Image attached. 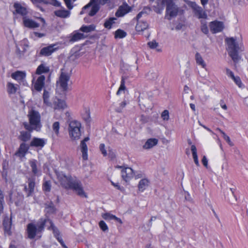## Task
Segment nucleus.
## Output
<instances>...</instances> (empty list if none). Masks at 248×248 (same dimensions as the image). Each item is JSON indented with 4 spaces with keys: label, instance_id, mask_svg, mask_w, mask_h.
<instances>
[{
    "label": "nucleus",
    "instance_id": "obj_32",
    "mask_svg": "<svg viewBox=\"0 0 248 248\" xmlns=\"http://www.w3.org/2000/svg\"><path fill=\"white\" fill-rule=\"evenodd\" d=\"M37 160L35 159L31 160L29 161V164L31 168V170L33 174L34 175L38 176L40 174V170L37 169Z\"/></svg>",
    "mask_w": 248,
    "mask_h": 248
},
{
    "label": "nucleus",
    "instance_id": "obj_51",
    "mask_svg": "<svg viewBox=\"0 0 248 248\" xmlns=\"http://www.w3.org/2000/svg\"><path fill=\"white\" fill-rule=\"evenodd\" d=\"M102 217H103V218L105 219V220H114V218L113 217H115V216L110 214L109 213H106L104 214L102 216Z\"/></svg>",
    "mask_w": 248,
    "mask_h": 248
},
{
    "label": "nucleus",
    "instance_id": "obj_52",
    "mask_svg": "<svg viewBox=\"0 0 248 248\" xmlns=\"http://www.w3.org/2000/svg\"><path fill=\"white\" fill-rule=\"evenodd\" d=\"M99 225L100 228L103 231L105 232L108 230V227L106 223L104 221H100L99 222Z\"/></svg>",
    "mask_w": 248,
    "mask_h": 248
},
{
    "label": "nucleus",
    "instance_id": "obj_27",
    "mask_svg": "<svg viewBox=\"0 0 248 248\" xmlns=\"http://www.w3.org/2000/svg\"><path fill=\"white\" fill-rule=\"evenodd\" d=\"M6 87L7 92L9 94L16 93L19 88V86L18 84H15L10 82L7 83Z\"/></svg>",
    "mask_w": 248,
    "mask_h": 248
},
{
    "label": "nucleus",
    "instance_id": "obj_56",
    "mask_svg": "<svg viewBox=\"0 0 248 248\" xmlns=\"http://www.w3.org/2000/svg\"><path fill=\"white\" fill-rule=\"evenodd\" d=\"M56 238L57 239V240L60 242V243L61 244V246L63 248H68L65 245L62 238L61 237V236H59L57 237H56Z\"/></svg>",
    "mask_w": 248,
    "mask_h": 248
},
{
    "label": "nucleus",
    "instance_id": "obj_43",
    "mask_svg": "<svg viewBox=\"0 0 248 248\" xmlns=\"http://www.w3.org/2000/svg\"><path fill=\"white\" fill-rule=\"evenodd\" d=\"M227 200L231 204H234L237 201V198L235 194H230L229 191L227 192Z\"/></svg>",
    "mask_w": 248,
    "mask_h": 248
},
{
    "label": "nucleus",
    "instance_id": "obj_42",
    "mask_svg": "<svg viewBox=\"0 0 248 248\" xmlns=\"http://www.w3.org/2000/svg\"><path fill=\"white\" fill-rule=\"evenodd\" d=\"M126 32L121 29H118L115 32V38H123L126 36Z\"/></svg>",
    "mask_w": 248,
    "mask_h": 248
},
{
    "label": "nucleus",
    "instance_id": "obj_20",
    "mask_svg": "<svg viewBox=\"0 0 248 248\" xmlns=\"http://www.w3.org/2000/svg\"><path fill=\"white\" fill-rule=\"evenodd\" d=\"M45 77L44 75L39 76L34 85V88L35 90L40 92L45 85Z\"/></svg>",
    "mask_w": 248,
    "mask_h": 248
},
{
    "label": "nucleus",
    "instance_id": "obj_9",
    "mask_svg": "<svg viewBox=\"0 0 248 248\" xmlns=\"http://www.w3.org/2000/svg\"><path fill=\"white\" fill-rule=\"evenodd\" d=\"M191 7L193 10L195 16L197 17L203 19H206L207 18V15L206 12L201 7L199 6L196 3H192Z\"/></svg>",
    "mask_w": 248,
    "mask_h": 248
},
{
    "label": "nucleus",
    "instance_id": "obj_38",
    "mask_svg": "<svg viewBox=\"0 0 248 248\" xmlns=\"http://www.w3.org/2000/svg\"><path fill=\"white\" fill-rule=\"evenodd\" d=\"M117 19L115 17H110L108 19H107L104 24L105 28L108 29H110L112 27V25L115 23V20Z\"/></svg>",
    "mask_w": 248,
    "mask_h": 248
},
{
    "label": "nucleus",
    "instance_id": "obj_45",
    "mask_svg": "<svg viewBox=\"0 0 248 248\" xmlns=\"http://www.w3.org/2000/svg\"><path fill=\"white\" fill-rule=\"evenodd\" d=\"M147 45L151 49L156 48V51L158 52H160L161 51L160 49L157 48V47L158 46V43H157L155 40H153L148 42Z\"/></svg>",
    "mask_w": 248,
    "mask_h": 248
},
{
    "label": "nucleus",
    "instance_id": "obj_5",
    "mask_svg": "<svg viewBox=\"0 0 248 248\" xmlns=\"http://www.w3.org/2000/svg\"><path fill=\"white\" fill-rule=\"evenodd\" d=\"M81 124L77 121H72L69 124V133L70 138L73 140H78L81 136Z\"/></svg>",
    "mask_w": 248,
    "mask_h": 248
},
{
    "label": "nucleus",
    "instance_id": "obj_3",
    "mask_svg": "<svg viewBox=\"0 0 248 248\" xmlns=\"http://www.w3.org/2000/svg\"><path fill=\"white\" fill-rule=\"evenodd\" d=\"M228 45L227 51L229 55L231 57L234 63V66L236 68V63L238 62L241 57L238 54L240 49L239 45L236 40L233 37L227 38L225 39Z\"/></svg>",
    "mask_w": 248,
    "mask_h": 248
},
{
    "label": "nucleus",
    "instance_id": "obj_64",
    "mask_svg": "<svg viewBox=\"0 0 248 248\" xmlns=\"http://www.w3.org/2000/svg\"><path fill=\"white\" fill-rule=\"evenodd\" d=\"M193 157L194 161L195 163L196 164V165L197 166H199L200 164L199 162L197 155H193Z\"/></svg>",
    "mask_w": 248,
    "mask_h": 248
},
{
    "label": "nucleus",
    "instance_id": "obj_34",
    "mask_svg": "<svg viewBox=\"0 0 248 248\" xmlns=\"http://www.w3.org/2000/svg\"><path fill=\"white\" fill-rule=\"evenodd\" d=\"M148 27V24L146 22L138 21L135 28L137 31H142L146 30Z\"/></svg>",
    "mask_w": 248,
    "mask_h": 248
},
{
    "label": "nucleus",
    "instance_id": "obj_57",
    "mask_svg": "<svg viewBox=\"0 0 248 248\" xmlns=\"http://www.w3.org/2000/svg\"><path fill=\"white\" fill-rule=\"evenodd\" d=\"M68 9L71 10L73 6L72 4L71 0H63Z\"/></svg>",
    "mask_w": 248,
    "mask_h": 248
},
{
    "label": "nucleus",
    "instance_id": "obj_54",
    "mask_svg": "<svg viewBox=\"0 0 248 248\" xmlns=\"http://www.w3.org/2000/svg\"><path fill=\"white\" fill-rule=\"evenodd\" d=\"M217 130L219 131L221 133V134H222L223 138L224 139V140H225L226 141H228V140L230 141V139L229 137L227 136L224 132H223L219 128H217Z\"/></svg>",
    "mask_w": 248,
    "mask_h": 248
},
{
    "label": "nucleus",
    "instance_id": "obj_30",
    "mask_svg": "<svg viewBox=\"0 0 248 248\" xmlns=\"http://www.w3.org/2000/svg\"><path fill=\"white\" fill-rule=\"evenodd\" d=\"M54 14L56 16L59 17L65 18L69 16L70 15V12L64 9L59 10L55 11L54 12Z\"/></svg>",
    "mask_w": 248,
    "mask_h": 248
},
{
    "label": "nucleus",
    "instance_id": "obj_33",
    "mask_svg": "<svg viewBox=\"0 0 248 248\" xmlns=\"http://www.w3.org/2000/svg\"><path fill=\"white\" fill-rule=\"evenodd\" d=\"M49 68L48 66H46L44 64H41L38 66L36 70V74L37 75H41L43 73H47L49 72Z\"/></svg>",
    "mask_w": 248,
    "mask_h": 248
},
{
    "label": "nucleus",
    "instance_id": "obj_1",
    "mask_svg": "<svg viewBox=\"0 0 248 248\" xmlns=\"http://www.w3.org/2000/svg\"><path fill=\"white\" fill-rule=\"evenodd\" d=\"M57 179L61 186L66 189H72L81 197H86L81 182L71 175L67 176L62 171H55Z\"/></svg>",
    "mask_w": 248,
    "mask_h": 248
},
{
    "label": "nucleus",
    "instance_id": "obj_22",
    "mask_svg": "<svg viewBox=\"0 0 248 248\" xmlns=\"http://www.w3.org/2000/svg\"><path fill=\"white\" fill-rule=\"evenodd\" d=\"M48 220H51L49 219L47 217L45 219L41 218L39 219L36 225L38 230V232H42L44 230L46 224V226L48 227L49 225Z\"/></svg>",
    "mask_w": 248,
    "mask_h": 248
},
{
    "label": "nucleus",
    "instance_id": "obj_44",
    "mask_svg": "<svg viewBox=\"0 0 248 248\" xmlns=\"http://www.w3.org/2000/svg\"><path fill=\"white\" fill-rule=\"evenodd\" d=\"M127 78V77H126V76H122L120 86V87H119V89H118V91L117 92V93H116V94L117 95L120 94V92L121 91L124 90L125 89V80Z\"/></svg>",
    "mask_w": 248,
    "mask_h": 248
},
{
    "label": "nucleus",
    "instance_id": "obj_13",
    "mask_svg": "<svg viewBox=\"0 0 248 248\" xmlns=\"http://www.w3.org/2000/svg\"><path fill=\"white\" fill-rule=\"evenodd\" d=\"M56 44H52L43 47L40 51V56L47 57L51 55L53 52L58 49V47H56Z\"/></svg>",
    "mask_w": 248,
    "mask_h": 248
},
{
    "label": "nucleus",
    "instance_id": "obj_15",
    "mask_svg": "<svg viewBox=\"0 0 248 248\" xmlns=\"http://www.w3.org/2000/svg\"><path fill=\"white\" fill-rule=\"evenodd\" d=\"M27 232L28 238L31 239H32L34 238L36 235V233L38 232L37 227L34 224L30 223L27 225Z\"/></svg>",
    "mask_w": 248,
    "mask_h": 248
},
{
    "label": "nucleus",
    "instance_id": "obj_10",
    "mask_svg": "<svg viewBox=\"0 0 248 248\" xmlns=\"http://www.w3.org/2000/svg\"><path fill=\"white\" fill-rule=\"evenodd\" d=\"M132 10L131 7L129 6L125 2L120 6L118 9L115 13V16L117 17H123L126 14L130 12Z\"/></svg>",
    "mask_w": 248,
    "mask_h": 248
},
{
    "label": "nucleus",
    "instance_id": "obj_28",
    "mask_svg": "<svg viewBox=\"0 0 248 248\" xmlns=\"http://www.w3.org/2000/svg\"><path fill=\"white\" fill-rule=\"evenodd\" d=\"M29 192L28 194V197L32 195L34 192L35 187V178L34 177H29L28 179Z\"/></svg>",
    "mask_w": 248,
    "mask_h": 248
},
{
    "label": "nucleus",
    "instance_id": "obj_36",
    "mask_svg": "<svg viewBox=\"0 0 248 248\" xmlns=\"http://www.w3.org/2000/svg\"><path fill=\"white\" fill-rule=\"evenodd\" d=\"M84 38L85 36L83 33L76 32L71 35L69 41L71 42H74L80 39H84Z\"/></svg>",
    "mask_w": 248,
    "mask_h": 248
},
{
    "label": "nucleus",
    "instance_id": "obj_11",
    "mask_svg": "<svg viewBox=\"0 0 248 248\" xmlns=\"http://www.w3.org/2000/svg\"><path fill=\"white\" fill-rule=\"evenodd\" d=\"M30 147V146L26 143L22 142L17 151L15 153V155L20 158L24 157L29 150Z\"/></svg>",
    "mask_w": 248,
    "mask_h": 248
},
{
    "label": "nucleus",
    "instance_id": "obj_19",
    "mask_svg": "<svg viewBox=\"0 0 248 248\" xmlns=\"http://www.w3.org/2000/svg\"><path fill=\"white\" fill-rule=\"evenodd\" d=\"M89 140V137H86L83 140L81 141L80 142V147H81V151L82 153V158L84 160H86L88 159V147L86 143V142L88 141Z\"/></svg>",
    "mask_w": 248,
    "mask_h": 248
},
{
    "label": "nucleus",
    "instance_id": "obj_49",
    "mask_svg": "<svg viewBox=\"0 0 248 248\" xmlns=\"http://www.w3.org/2000/svg\"><path fill=\"white\" fill-rule=\"evenodd\" d=\"M161 117L163 120L168 121L169 119V112L168 110H164L161 113Z\"/></svg>",
    "mask_w": 248,
    "mask_h": 248
},
{
    "label": "nucleus",
    "instance_id": "obj_50",
    "mask_svg": "<svg viewBox=\"0 0 248 248\" xmlns=\"http://www.w3.org/2000/svg\"><path fill=\"white\" fill-rule=\"evenodd\" d=\"M232 79L234 81L235 84L238 86L239 87H242L243 84L239 77H235L234 78H233Z\"/></svg>",
    "mask_w": 248,
    "mask_h": 248
},
{
    "label": "nucleus",
    "instance_id": "obj_21",
    "mask_svg": "<svg viewBox=\"0 0 248 248\" xmlns=\"http://www.w3.org/2000/svg\"><path fill=\"white\" fill-rule=\"evenodd\" d=\"M133 170L130 168H126L122 170V177L125 181L128 182L133 176Z\"/></svg>",
    "mask_w": 248,
    "mask_h": 248
},
{
    "label": "nucleus",
    "instance_id": "obj_2",
    "mask_svg": "<svg viewBox=\"0 0 248 248\" xmlns=\"http://www.w3.org/2000/svg\"><path fill=\"white\" fill-rule=\"evenodd\" d=\"M29 123L24 122L22 125L26 130L30 131H40L42 125L41 123V115L38 111L31 109L29 110L27 115Z\"/></svg>",
    "mask_w": 248,
    "mask_h": 248
},
{
    "label": "nucleus",
    "instance_id": "obj_40",
    "mask_svg": "<svg viewBox=\"0 0 248 248\" xmlns=\"http://www.w3.org/2000/svg\"><path fill=\"white\" fill-rule=\"evenodd\" d=\"M44 103L48 106H50L51 103L49 101V93L46 89L44 90V93L43 95Z\"/></svg>",
    "mask_w": 248,
    "mask_h": 248
},
{
    "label": "nucleus",
    "instance_id": "obj_8",
    "mask_svg": "<svg viewBox=\"0 0 248 248\" xmlns=\"http://www.w3.org/2000/svg\"><path fill=\"white\" fill-rule=\"evenodd\" d=\"M70 79V76L64 72H62L57 84H59L63 91L67 90V82Z\"/></svg>",
    "mask_w": 248,
    "mask_h": 248
},
{
    "label": "nucleus",
    "instance_id": "obj_18",
    "mask_svg": "<svg viewBox=\"0 0 248 248\" xmlns=\"http://www.w3.org/2000/svg\"><path fill=\"white\" fill-rule=\"evenodd\" d=\"M33 131H30V130H26V131L22 130L19 133V135L18 136V139L22 141V142L26 143L29 141L31 139V133Z\"/></svg>",
    "mask_w": 248,
    "mask_h": 248
},
{
    "label": "nucleus",
    "instance_id": "obj_59",
    "mask_svg": "<svg viewBox=\"0 0 248 248\" xmlns=\"http://www.w3.org/2000/svg\"><path fill=\"white\" fill-rule=\"evenodd\" d=\"M16 53L19 57H21L24 55V51H21L19 48L17 47L16 49Z\"/></svg>",
    "mask_w": 248,
    "mask_h": 248
},
{
    "label": "nucleus",
    "instance_id": "obj_25",
    "mask_svg": "<svg viewBox=\"0 0 248 248\" xmlns=\"http://www.w3.org/2000/svg\"><path fill=\"white\" fill-rule=\"evenodd\" d=\"M11 225H12V220L8 218H4L3 221V226L4 229V232L8 235L11 234Z\"/></svg>",
    "mask_w": 248,
    "mask_h": 248
},
{
    "label": "nucleus",
    "instance_id": "obj_46",
    "mask_svg": "<svg viewBox=\"0 0 248 248\" xmlns=\"http://www.w3.org/2000/svg\"><path fill=\"white\" fill-rule=\"evenodd\" d=\"M51 185L50 181H46L43 184V190L46 192H49L51 190Z\"/></svg>",
    "mask_w": 248,
    "mask_h": 248
},
{
    "label": "nucleus",
    "instance_id": "obj_47",
    "mask_svg": "<svg viewBox=\"0 0 248 248\" xmlns=\"http://www.w3.org/2000/svg\"><path fill=\"white\" fill-rule=\"evenodd\" d=\"M52 129L55 133L58 135L59 133L60 123L58 122H55L52 125Z\"/></svg>",
    "mask_w": 248,
    "mask_h": 248
},
{
    "label": "nucleus",
    "instance_id": "obj_63",
    "mask_svg": "<svg viewBox=\"0 0 248 248\" xmlns=\"http://www.w3.org/2000/svg\"><path fill=\"white\" fill-rule=\"evenodd\" d=\"M220 105L223 109H224L225 110H226L227 109V107L226 105L225 104V103H224V101L223 100H220Z\"/></svg>",
    "mask_w": 248,
    "mask_h": 248
},
{
    "label": "nucleus",
    "instance_id": "obj_41",
    "mask_svg": "<svg viewBox=\"0 0 248 248\" xmlns=\"http://www.w3.org/2000/svg\"><path fill=\"white\" fill-rule=\"evenodd\" d=\"M195 59L197 63L202 65L203 68L205 67L206 64L201 55L198 52H197L195 55Z\"/></svg>",
    "mask_w": 248,
    "mask_h": 248
},
{
    "label": "nucleus",
    "instance_id": "obj_29",
    "mask_svg": "<svg viewBox=\"0 0 248 248\" xmlns=\"http://www.w3.org/2000/svg\"><path fill=\"white\" fill-rule=\"evenodd\" d=\"M157 142L158 140L156 139H149L146 141L143 146V148L144 149H151L156 145L157 144Z\"/></svg>",
    "mask_w": 248,
    "mask_h": 248
},
{
    "label": "nucleus",
    "instance_id": "obj_12",
    "mask_svg": "<svg viewBox=\"0 0 248 248\" xmlns=\"http://www.w3.org/2000/svg\"><path fill=\"white\" fill-rule=\"evenodd\" d=\"M210 31L213 33L221 31L224 29L223 23L221 21H214L211 22L209 25Z\"/></svg>",
    "mask_w": 248,
    "mask_h": 248
},
{
    "label": "nucleus",
    "instance_id": "obj_4",
    "mask_svg": "<svg viewBox=\"0 0 248 248\" xmlns=\"http://www.w3.org/2000/svg\"><path fill=\"white\" fill-rule=\"evenodd\" d=\"M109 0H90L88 4L84 6L82 11L80 12V14L83 13V11L91 7V9L89 13V15L90 16H93L99 10V5H104L107 3Z\"/></svg>",
    "mask_w": 248,
    "mask_h": 248
},
{
    "label": "nucleus",
    "instance_id": "obj_37",
    "mask_svg": "<svg viewBox=\"0 0 248 248\" xmlns=\"http://www.w3.org/2000/svg\"><path fill=\"white\" fill-rule=\"evenodd\" d=\"M95 26L93 24H91L89 26H82L80 30L84 32H90L91 31H93L95 30Z\"/></svg>",
    "mask_w": 248,
    "mask_h": 248
},
{
    "label": "nucleus",
    "instance_id": "obj_62",
    "mask_svg": "<svg viewBox=\"0 0 248 248\" xmlns=\"http://www.w3.org/2000/svg\"><path fill=\"white\" fill-rule=\"evenodd\" d=\"M236 188L235 186H233L232 187H230L228 189V191L229 192L230 194H235V192L236 191Z\"/></svg>",
    "mask_w": 248,
    "mask_h": 248
},
{
    "label": "nucleus",
    "instance_id": "obj_6",
    "mask_svg": "<svg viewBox=\"0 0 248 248\" xmlns=\"http://www.w3.org/2000/svg\"><path fill=\"white\" fill-rule=\"evenodd\" d=\"M166 4V14L169 16V20H171L172 17L177 16L179 8L173 2V0L165 2Z\"/></svg>",
    "mask_w": 248,
    "mask_h": 248
},
{
    "label": "nucleus",
    "instance_id": "obj_17",
    "mask_svg": "<svg viewBox=\"0 0 248 248\" xmlns=\"http://www.w3.org/2000/svg\"><path fill=\"white\" fill-rule=\"evenodd\" d=\"M46 143V140L45 139L34 137L30 142V146L41 149L45 146Z\"/></svg>",
    "mask_w": 248,
    "mask_h": 248
},
{
    "label": "nucleus",
    "instance_id": "obj_61",
    "mask_svg": "<svg viewBox=\"0 0 248 248\" xmlns=\"http://www.w3.org/2000/svg\"><path fill=\"white\" fill-rule=\"evenodd\" d=\"M80 56H81V55H80V53L78 52H76L75 53H74L73 55H72L71 56V57L72 58H73V59L74 60V59L78 58Z\"/></svg>",
    "mask_w": 248,
    "mask_h": 248
},
{
    "label": "nucleus",
    "instance_id": "obj_39",
    "mask_svg": "<svg viewBox=\"0 0 248 248\" xmlns=\"http://www.w3.org/2000/svg\"><path fill=\"white\" fill-rule=\"evenodd\" d=\"M83 119L86 122H90V112L88 108H84V113L82 114Z\"/></svg>",
    "mask_w": 248,
    "mask_h": 248
},
{
    "label": "nucleus",
    "instance_id": "obj_31",
    "mask_svg": "<svg viewBox=\"0 0 248 248\" xmlns=\"http://www.w3.org/2000/svg\"><path fill=\"white\" fill-rule=\"evenodd\" d=\"M49 225L48 226L47 229L48 230H52L54 237L56 238L60 235V232L59 229L55 226L52 220H48Z\"/></svg>",
    "mask_w": 248,
    "mask_h": 248
},
{
    "label": "nucleus",
    "instance_id": "obj_55",
    "mask_svg": "<svg viewBox=\"0 0 248 248\" xmlns=\"http://www.w3.org/2000/svg\"><path fill=\"white\" fill-rule=\"evenodd\" d=\"M226 75L232 79L234 78L235 76L233 73L229 68H226Z\"/></svg>",
    "mask_w": 248,
    "mask_h": 248
},
{
    "label": "nucleus",
    "instance_id": "obj_35",
    "mask_svg": "<svg viewBox=\"0 0 248 248\" xmlns=\"http://www.w3.org/2000/svg\"><path fill=\"white\" fill-rule=\"evenodd\" d=\"M149 181L147 179H142L140 180L138 185L139 191L143 192L148 186Z\"/></svg>",
    "mask_w": 248,
    "mask_h": 248
},
{
    "label": "nucleus",
    "instance_id": "obj_60",
    "mask_svg": "<svg viewBox=\"0 0 248 248\" xmlns=\"http://www.w3.org/2000/svg\"><path fill=\"white\" fill-rule=\"evenodd\" d=\"M191 152H192V155H197V149H196V147L195 145H191Z\"/></svg>",
    "mask_w": 248,
    "mask_h": 248
},
{
    "label": "nucleus",
    "instance_id": "obj_16",
    "mask_svg": "<svg viewBox=\"0 0 248 248\" xmlns=\"http://www.w3.org/2000/svg\"><path fill=\"white\" fill-rule=\"evenodd\" d=\"M53 105L54 109L63 110L67 107L65 101L57 97L53 98Z\"/></svg>",
    "mask_w": 248,
    "mask_h": 248
},
{
    "label": "nucleus",
    "instance_id": "obj_24",
    "mask_svg": "<svg viewBox=\"0 0 248 248\" xmlns=\"http://www.w3.org/2000/svg\"><path fill=\"white\" fill-rule=\"evenodd\" d=\"M25 77L26 73L24 71H17L11 74L12 78L17 80L18 82L23 81Z\"/></svg>",
    "mask_w": 248,
    "mask_h": 248
},
{
    "label": "nucleus",
    "instance_id": "obj_7",
    "mask_svg": "<svg viewBox=\"0 0 248 248\" xmlns=\"http://www.w3.org/2000/svg\"><path fill=\"white\" fill-rule=\"evenodd\" d=\"M33 4H35L36 7L41 11L44 12V9L39 5L38 3H44L45 4H50L56 7H61V3L57 0H30Z\"/></svg>",
    "mask_w": 248,
    "mask_h": 248
},
{
    "label": "nucleus",
    "instance_id": "obj_53",
    "mask_svg": "<svg viewBox=\"0 0 248 248\" xmlns=\"http://www.w3.org/2000/svg\"><path fill=\"white\" fill-rule=\"evenodd\" d=\"M99 149L104 156H107V151L105 149V145L104 143H101L100 144Z\"/></svg>",
    "mask_w": 248,
    "mask_h": 248
},
{
    "label": "nucleus",
    "instance_id": "obj_48",
    "mask_svg": "<svg viewBox=\"0 0 248 248\" xmlns=\"http://www.w3.org/2000/svg\"><path fill=\"white\" fill-rule=\"evenodd\" d=\"M201 30L205 34H207L208 33V28L207 27V26L206 25V24L205 22L204 21H201Z\"/></svg>",
    "mask_w": 248,
    "mask_h": 248
},
{
    "label": "nucleus",
    "instance_id": "obj_26",
    "mask_svg": "<svg viewBox=\"0 0 248 248\" xmlns=\"http://www.w3.org/2000/svg\"><path fill=\"white\" fill-rule=\"evenodd\" d=\"M45 212L46 215H51L55 214L56 212V208L53 203L50 202L45 204Z\"/></svg>",
    "mask_w": 248,
    "mask_h": 248
},
{
    "label": "nucleus",
    "instance_id": "obj_14",
    "mask_svg": "<svg viewBox=\"0 0 248 248\" xmlns=\"http://www.w3.org/2000/svg\"><path fill=\"white\" fill-rule=\"evenodd\" d=\"M15 9V11L13 12L14 14H18L24 17H26L28 13V11L26 7L22 6V5L18 2H15L13 5Z\"/></svg>",
    "mask_w": 248,
    "mask_h": 248
},
{
    "label": "nucleus",
    "instance_id": "obj_23",
    "mask_svg": "<svg viewBox=\"0 0 248 248\" xmlns=\"http://www.w3.org/2000/svg\"><path fill=\"white\" fill-rule=\"evenodd\" d=\"M23 19L24 26L27 28L33 29L39 27V23L31 19L27 18L26 17H24Z\"/></svg>",
    "mask_w": 248,
    "mask_h": 248
},
{
    "label": "nucleus",
    "instance_id": "obj_58",
    "mask_svg": "<svg viewBox=\"0 0 248 248\" xmlns=\"http://www.w3.org/2000/svg\"><path fill=\"white\" fill-rule=\"evenodd\" d=\"M202 163L206 168L208 167V160L205 156H203L202 159Z\"/></svg>",
    "mask_w": 248,
    "mask_h": 248
}]
</instances>
